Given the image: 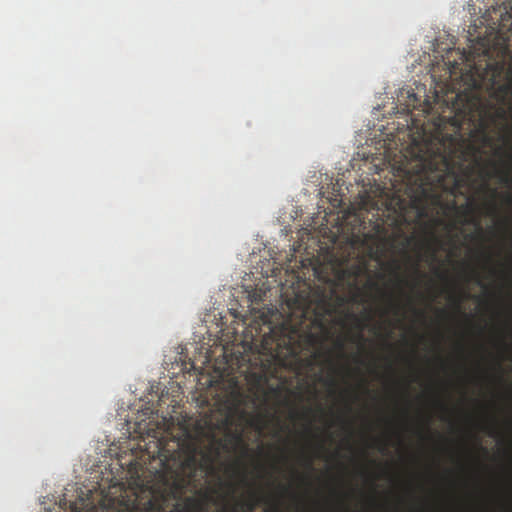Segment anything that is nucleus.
I'll list each match as a JSON object with an SVG mask.
<instances>
[{"label": "nucleus", "instance_id": "1", "mask_svg": "<svg viewBox=\"0 0 512 512\" xmlns=\"http://www.w3.org/2000/svg\"><path fill=\"white\" fill-rule=\"evenodd\" d=\"M480 153L475 143L462 136L443 134L440 123L431 135L422 128V136L414 139L409 149L412 160L404 168L406 193L419 218L441 205L443 193L458 187L456 170L470 160L478 162Z\"/></svg>", "mask_w": 512, "mask_h": 512}, {"label": "nucleus", "instance_id": "2", "mask_svg": "<svg viewBox=\"0 0 512 512\" xmlns=\"http://www.w3.org/2000/svg\"><path fill=\"white\" fill-rule=\"evenodd\" d=\"M328 314L330 310L324 303L323 311L316 313L309 324L305 321H301L298 325L284 322L278 328L271 330L274 346L266 347L265 339L264 348L269 349L270 354L282 366L299 362L303 353L310 354L308 364L317 361L323 355L320 348L329 333L324 321L325 315Z\"/></svg>", "mask_w": 512, "mask_h": 512}, {"label": "nucleus", "instance_id": "3", "mask_svg": "<svg viewBox=\"0 0 512 512\" xmlns=\"http://www.w3.org/2000/svg\"><path fill=\"white\" fill-rule=\"evenodd\" d=\"M176 449L170 450L162 438H157L156 451L152 457L160 460V479L165 486L162 494L182 495L196 481L198 471L212 465L213 458L202 452L203 462L199 459V448L195 444L181 447L179 440H174Z\"/></svg>", "mask_w": 512, "mask_h": 512}, {"label": "nucleus", "instance_id": "4", "mask_svg": "<svg viewBox=\"0 0 512 512\" xmlns=\"http://www.w3.org/2000/svg\"><path fill=\"white\" fill-rule=\"evenodd\" d=\"M457 100L462 102L461 107H454L456 115L461 121H469L474 125L470 137L480 139L483 144L489 140L487 132L496 119H504L506 110L504 105L496 107L489 101L476 95H457Z\"/></svg>", "mask_w": 512, "mask_h": 512}, {"label": "nucleus", "instance_id": "5", "mask_svg": "<svg viewBox=\"0 0 512 512\" xmlns=\"http://www.w3.org/2000/svg\"><path fill=\"white\" fill-rule=\"evenodd\" d=\"M406 93L407 99L404 103H401L403 106V112L412 113L413 110H421L422 114L424 115H428L432 112L433 103L430 101L429 97H426L422 100L416 93L411 90H408Z\"/></svg>", "mask_w": 512, "mask_h": 512}, {"label": "nucleus", "instance_id": "6", "mask_svg": "<svg viewBox=\"0 0 512 512\" xmlns=\"http://www.w3.org/2000/svg\"><path fill=\"white\" fill-rule=\"evenodd\" d=\"M491 96L501 105H506L508 103V99L512 97V72L508 77V80L497 86Z\"/></svg>", "mask_w": 512, "mask_h": 512}, {"label": "nucleus", "instance_id": "7", "mask_svg": "<svg viewBox=\"0 0 512 512\" xmlns=\"http://www.w3.org/2000/svg\"><path fill=\"white\" fill-rule=\"evenodd\" d=\"M364 272V267L362 265H354L352 266L351 268L349 269H346V270H343L342 271V277H345L346 275L348 276H352L354 277L355 279H357L359 276H361Z\"/></svg>", "mask_w": 512, "mask_h": 512}, {"label": "nucleus", "instance_id": "8", "mask_svg": "<svg viewBox=\"0 0 512 512\" xmlns=\"http://www.w3.org/2000/svg\"><path fill=\"white\" fill-rule=\"evenodd\" d=\"M366 287H368L369 289L381 290L378 283L373 280H368V283H366Z\"/></svg>", "mask_w": 512, "mask_h": 512}, {"label": "nucleus", "instance_id": "9", "mask_svg": "<svg viewBox=\"0 0 512 512\" xmlns=\"http://www.w3.org/2000/svg\"><path fill=\"white\" fill-rule=\"evenodd\" d=\"M251 495H253V498L255 499V496L257 495L255 492H253ZM257 503L256 500L252 501V502H247L246 503V507L247 509L251 512L253 511V509L255 508V504Z\"/></svg>", "mask_w": 512, "mask_h": 512}, {"label": "nucleus", "instance_id": "10", "mask_svg": "<svg viewBox=\"0 0 512 512\" xmlns=\"http://www.w3.org/2000/svg\"><path fill=\"white\" fill-rule=\"evenodd\" d=\"M501 180L502 183H505L506 185H510V183L512 184V177L508 173L503 174Z\"/></svg>", "mask_w": 512, "mask_h": 512}, {"label": "nucleus", "instance_id": "11", "mask_svg": "<svg viewBox=\"0 0 512 512\" xmlns=\"http://www.w3.org/2000/svg\"><path fill=\"white\" fill-rule=\"evenodd\" d=\"M306 466L308 467V469L310 471H313V459L312 458H307L306 460Z\"/></svg>", "mask_w": 512, "mask_h": 512}, {"label": "nucleus", "instance_id": "12", "mask_svg": "<svg viewBox=\"0 0 512 512\" xmlns=\"http://www.w3.org/2000/svg\"><path fill=\"white\" fill-rule=\"evenodd\" d=\"M461 303H462L461 298H458V299L455 301V307H456V310H457L458 312H461Z\"/></svg>", "mask_w": 512, "mask_h": 512}, {"label": "nucleus", "instance_id": "13", "mask_svg": "<svg viewBox=\"0 0 512 512\" xmlns=\"http://www.w3.org/2000/svg\"><path fill=\"white\" fill-rule=\"evenodd\" d=\"M449 64L451 65V67L449 68V71H450V73H452L453 69L458 67V62H456V61L449 62Z\"/></svg>", "mask_w": 512, "mask_h": 512}, {"label": "nucleus", "instance_id": "14", "mask_svg": "<svg viewBox=\"0 0 512 512\" xmlns=\"http://www.w3.org/2000/svg\"><path fill=\"white\" fill-rule=\"evenodd\" d=\"M336 346L340 349V350H343L344 349V342L342 340H338L336 342Z\"/></svg>", "mask_w": 512, "mask_h": 512}, {"label": "nucleus", "instance_id": "15", "mask_svg": "<svg viewBox=\"0 0 512 512\" xmlns=\"http://www.w3.org/2000/svg\"><path fill=\"white\" fill-rule=\"evenodd\" d=\"M354 288L356 289V297H359L361 295V289L357 286L356 282L353 283Z\"/></svg>", "mask_w": 512, "mask_h": 512}, {"label": "nucleus", "instance_id": "16", "mask_svg": "<svg viewBox=\"0 0 512 512\" xmlns=\"http://www.w3.org/2000/svg\"><path fill=\"white\" fill-rule=\"evenodd\" d=\"M414 312H415L416 315H418V316H420L422 318H425V313L423 311L414 309Z\"/></svg>", "mask_w": 512, "mask_h": 512}, {"label": "nucleus", "instance_id": "17", "mask_svg": "<svg viewBox=\"0 0 512 512\" xmlns=\"http://www.w3.org/2000/svg\"><path fill=\"white\" fill-rule=\"evenodd\" d=\"M454 125H456V127L458 129H461V125H462V122L457 120V119H454V122H453Z\"/></svg>", "mask_w": 512, "mask_h": 512}, {"label": "nucleus", "instance_id": "18", "mask_svg": "<svg viewBox=\"0 0 512 512\" xmlns=\"http://www.w3.org/2000/svg\"><path fill=\"white\" fill-rule=\"evenodd\" d=\"M393 308H394V310H395L396 314H397V313H399V311H400V307H399V305H397V304H393Z\"/></svg>", "mask_w": 512, "mask_h": 512}, {"label": "nucleus", "instance_id": "19", "mask_svg": "<svg viewBox=\"0 0 512 512\" xmlns=\"http://www.w3.org/2000/svg\"><path fill=\"white\" fill-rule=\"evenodd\" d=\"M438 313H439L440 315H443V316H444V315H446V311H445V310H442V309H441V310H438Z\"/></svg>", "mask_w": 512, "mask_h": 512}, {"label": "nucleus", "instance_id": "20", "mask_svg": "<svg viewBox=\"0 0 512 512\" xmlns=\"http://www.w3.org/2000/svg\"><path fill=\"white\" fill-rule=\"evenodd\" d=\"M465 208H466V210H467L468 212H471V211H472V207H471L470 205H466V206H465Z\"/></svg>", "mask_w": 512, "mask_h": 512}, {"label": "nucleus", "instance_id": "21", "mask_svg": "<svg viewBox=\"0 0 512 512\" xmlns=\"http://www.w3.org/2000/svg\"><path fill=\"white\" fill-rule=\"evenodd\" d=\"M410 244V238H406L405 246H408Z\"/></svg>", "mask_w": 512, "mask_h": 512}, {"label": "nucleus", "instance_id": "22", "mask_svg": "<svg viewBox=\"0 0 512 512\" xmlns=\"http://www.w3.org/2000/svg\"><path fill=\"white\" fill-rule=\"evenodd\" d=\"M412 120H413V123H414L415 125H418V123H417V119H416V118H414L413 116H412Z\"/></svg>", "mask_w": 512, "mask_h": 512}, {"label": "nucleus", "instance_id": "23", "mask_svg": "<svg viewBox=\"0 0 512 512\" xmlns=\"http://www.w3.org/2000/svg\"><path fill=\"white\" fill-rule=\"evenodd\" d=\"M438 98H439V96H438V94L435 92V94H434V99H435V101H437V100H438Z\"/></svg>", "mask_w": 512, "mask_h": 512}]
</instances>
